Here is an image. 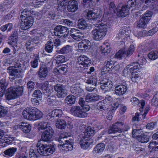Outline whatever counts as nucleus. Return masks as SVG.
Here are the masks:
<instances>
[{
	"label": "nucleus",
	"instance_id": "32",
	"mask_svg": "<svg viewBox=\"0 0 158 158\" xmlns=\"http://www.w3.org/2000/svg\"><path fill=\"white\" fill-rule=\"evenodd\" d=\"M17 149L16 148L12 147L9 148L4 152L6 156L11 157L13 156L17 151Z\"/></svg>",
	"mask_w": 158,
	"mask_h": 158
},
{
	"label": "nucleus",
	"instance_id": "45",
	"mask_svg": "<svg viewBox=\"0 0 158 158\" xmlns=\"http://www.w3.org/2000/svg\"><path fill=\"white\" fill-rule=\"evenodd\" d=\"M72 47L69 45H67L63 47L60 50V52L62 54H68L72 52Z\"/></svg>",
	"mask_w": 158,
	"mask_h": 158
},
{
	"label": "nucleus",
	"instance_id": "25",
	"mask_svg": "<svg viewBox=\"0 0 158 158\" xmlns=\"http://www.w3.org/2000/svg\"><path fill=\"white\" fill-rule=\"evenodd\" d=\"M17 126L18 128H19L23 132L26 133H29L31 131V126L27 123H22Z\"/></svg>",
	"mask_w": 158,
	"mask_h": 158
},
{
	"label": "nucleus",
	"instance_id": "53",
	"mask_svg": "<svg viewBox=\"0 0 158 158\" xmlns=\"http://www.w3.org/2000/svg\"><path fill=\"white\" fill-rule=\"evenodd\" d=\"M41 89H42L44 93L49 92V90L48 89L49 83L48 81H45L41 84Z\"/></svg>",
	"mask_w": 158,
	"mask_h": 158
},
{
	"label": "nucleus",
	"instance_id": "55",
	"mask_svg": "<svg viewBox=\"0 0 158 158\" xmlns=\"http://www.w3.org/2000/svg\"><path fill=\"white\" fill-rule=\"evenodd\" d=\"M151 105L153 106H158V92L155 94L152 98Z\"/></svg>",
	"mask_w": 158,
	"mask_h": 158
},
{
	"label": "nucleus",
	"instance_id": "18",
	"mask_svg": "<svg viewBox=\"0 0 158 158\" xmlns=\"http://www.w3.org/2000/svg\"><path fill=\"white\" fill-rule=\"evenodd\" d=\"M129 8L127 6H123L120 9L117 10V15L119 17H125L128 15Z\"/></svg>",
	"mask_w": 158,
	"mask_h": 158
},
{
	"label": "nucleus",
	"instance_id": "51",
	"mask_svg": "<svg viewBox=\"0 0 158 158\" xmlns=\"http://www.w3.org/2000/svg\"><path fill=\"white\" fill-rule=\"evenodd\" d=\"M135 50V47L133 45H131L127 50H125V54L126 56H131Z\"/></svg>",
	"mask_w": 158,
	"mask_h": 158
},
{
	"label": "nucleus",
	"instance_id": "56",
	"mask_svg": "<svg viewBox=\"0 0 158 158\" xmlns=\"http://www.w3.org/2000/svg\"><path fill=\"white\" fill-rule=\"evenodd\" d=\"M141 133H143V132L141 129H133L132 134L134 137L136 138L137 139Z\"/></svg>",
	"mask_w": 158,
	"mask_h": 158
},
{
	"label": "nucleus",
	"instance_id": "64",
	"mask_svg": "<svg viewBox=\"0 0 158 158\" xmlns=\"http://www.w3.org/2000/svg\"><path fill=\"white\" fill-rule=\"evenodd\" d=\"M136 5L135 0H129L127 2V6L129 8L130 7H135Z\"/></svg>",
	"mask_w": 158,
	"mask_h": 158
},
{
	"label": "nucleus",
	"instance_id": "4",
	"mask_svg": "<svg viewBox=\"0 0 158 158\" xmlns=\"http://www.w3.org/2000/svg\"><path fill=\"white\" fill-rule=\"evenodd\" d=\"M7 70L9 75L13 77L12 78L13 80L23 77V70L19 62L17 63L14 66L9 67Z\"/></svg>",
	"mask_w": 158,
	"mask_h": 158
},
{
	"label": "nucleus",
	"instance_id": "62",
	"mask_svg": "<svg viewBox=\"0 0 158 158\" xmlns=\"http://www.w3.org/2000/svg\"><path fill=\"white\" fill-rule=\"evenodd\" d=\"M156 126V122H151L148 123L146 125V128L149 130H152L155 128Z\"/></svg>",
	"mask_w": 158,
	"mask_h": 158
},
{
	"label": "nucleus",
	"instance_id": "33",
	"mask_svg": "<svg viewBox=\"0 0 158 158\" xmlns=\"http://www.w3.org/2000/svg\"><path fill=\"white\" fill-rule=\"evenodd\" d=\"M95 131L90 127H88L85 129L84 133L85 138H89L94 133Z\"/></svg>",
	"mask_w": 158,
	"mask_h": 158
},
{
	"label": "nucleus",
	"instance_id": "46",
	"mask_svg": "<svg viewBox=\"0 0 158 158\" xmlns=\"http://www.w3.org/2000/svg\"><path fill=\"white\" fill-rule=\"evenodd\" d=\"M52 117H61L62 114V110L60 109H56L53 110L51 112Z\"/></svg>",
	"mask_w": 158,
	"mask_h": 158
},
{
	"label": "nucleus",
	"instance_id": "60",
	"mask_svg": "<svg viewBox=\"0 0 158 158\" xmlns=\"http://www.w3.org/2000/svg\"><path fill=\"white\" fill-rule=\"evenodd\" d=\"M38 153L36 150H34L33 148H30L29 151V156L30 158H37Z\"/></svg>",
	"mask_w": 158,
	"mask_h": 158
},
{
	"label": "nucleus",
	"instance_id": "38",
	"mask_svg": "<svg viewBox=\"0 0 158 158\" xmlns=\"http://www.w3.org/2000/svg\"><path fill=\"white\" fill-rule=\"evenodd\" d=\"M80 144L81 148L84 149H87L91 144V142L87 139H81Z\"/></svg>",
	"mask_w": 158,
	"mask_h": 158
},
{
	"label": "nucleus",
	"instance_id": "24",
	"mask_svg": "<svg viewBox=\"0 0 158 158\" xmlns=\"http://www.w3.org/2000/svg\"><path fill=\"white\" fill-rule=\"evenodd\" d=\"M105 144L103 143L97 144L94 148L93 152L94 154H101L104 151Z\"/></svg>",
	"mask_w": 158,
	"mask_h": 158
},
{
	"label": "nucleus",
	"instance_id": "22",
	"mask_svg": "<svg viewBox=\"0 0 158 158\" xmlns=\"http://www.w3.org/2000/svg\"><path fill=\"white\" fill-rule=\"evenodd\" d=\"M70 91L73 94L75 97H78L81 96L83 93V90L78 86H73L71 88Z\"/></svg>",
	"mask_w": 158,
	"mask_h": 158
},
{
	"label": "nucleus",
	"instance_id": "11",
	"mask_svg": "<svg viewBox=\"0 0 158 158\" xmlns=\"http://www.w3.org/2000/svg\"><path fill=\"white\" fill-rule=\"evenodd\" d=\"M54 89L57 92V95L59 98H63L67 94V91L63 85H55Z\"/></svg>",
	"mask_w": 158,
	"mask_h": 158
},
{
	"label": "nucleus",
	"instance_id": "35",
	"mask_svg": "<svg viewBox=\"0 0 158 158\" xmlns=\"http://www.w3.org/2000/svg\"><path fill=\"white\" fill-rule=\"evenodd\" d=\"M49 123L47 122L43 121L38 124V127L39 130L44 129L46 130L48 129L49 127H51Z\"/></svg>",
	"mask_w": 158,
	"mask_h": 158
},
{
	"label": "nucleus",
	"instance_id": "12",
	"mask_svg": "<svg viewBox=\"0 0 158 158\" xmlns=\"http://www.w3.org/2000/svg\"><path fill=\"white\" fill-rule=\"evenodd\" d=\"M85 82L89 85L86 87L87 91L91 92L95 89L97 83V80L96 79L94 78L93 77L85 79Z\"/></svg>",
	"mask_w": 158,
	"mask_h": 158
},
{
	"label": "nucleus",
	"instance_id": "31",
	"mask_svg": "<svg viewBox=\"0 0 158 158\" xmlns=\"http://www.w3.org/2000/svg\"><path fill=\"white\" fill-rule=\"evenodd\" d=\"M128 65L132 73H137L138 71L139 70V67H141L140 64L137 62L131 63Z\"/></svg>",
	"mask_w": 158,
	"mask_h": 158
},
{
	"label": "nucleus",
	"instance_id": "28",
	"mask_svg": "<svg viewBox=\"0 0 158 158\" xmlns=\"http://www.w3.org/2000/svg\"><path fill=\"white\" fill-rule=\"evenodd\" d=\"M90 42L88 40L82 41L78 44V47L80 50H85L88 48V46H90Z\"/></svg>",
	"mask_w": 158,
	"mask_h": 158
},
{
	"label": "nucleus",
	"instance_id": "59",
	"mask_svg": "<svg viewBox=\"0 0 158 158\" xmlns=\"http://www.w3.org/2000/svg\"><path fill=\"white\" fill-rule=\"evenodd\" d=\"M32 95L34 98H39L40 99H41L42 98V94L40 90L39 89L35 90Z\"/></svg>",
	"mask_w": 158,
	"mask_h": 158
},
{
	"label": "nucleus",
	"instance_id": "36",
	"mask_svg": "<svg viewBox=\"0 0 158 158\" xmlns=\"http://www.w3.org/2000/svg\"><path fill=\"white\" fill-rule=\"evenodd\" d=\"M138 140L142 143H146L149 140V136L141 133L140 136L137 137Z\"/></svg>",
	"mask_w": 158,
	"mask_h": 158
},
{
	"label": "nucleus",
	"instance_id": "39",
	"mask_svg": "<svg viewBox=\"0 0 158 158\" xmlns=\"http://www.w3.org/2000/svg\"><path fill=\"white\" fill-rule=\"evenodd\" d=\"M46 148V156L52 154L55 151V146L50 144H47Z\"/></svg>",
	"mask_w": 158,
	"mask_h": 158
},
{
	"label": "nucleus",
	"instance_id": "52",
	"mask_svg": "<svg viewBox=\"0 0 158 158\" xmlns=\"http://www.w3.org/2000/svg\"><path fill=\"white\" fill-rule=\"evenodd\" d=\"M148 23L143 18H141L137 23V27L139 28H144L146 27Z\"/></svg>",
	"mask_w": 158,
	"mask_h": 158
},
{
	"label": "nucleus",
	"instance_id": "41",
	"mask_svg": "<svg viewBox=\"0 0 158 158\" xmlns=\"http://www.w3.org/2000/svg\"><path fill=\"white\" fill-rule=\"evenodd\" d=\"M148 56L151 60H155L158 58V50L151 51L148 53Z\"/></svg>",
	"mask_w": 158,
	"mask_h": 158
},
{
	"label": "nucleus",
	"instance_id": "15",
	"mask_svg": "<svg viewBox=\"0 0 158 158\" xmlns=\"http://www.w3.org/2000/svg\"><path fill=\"white\" fill-rule=\"evenodd\" d=\"M67 10L69 12H74L76 11L78 9L77 2L75 0H70L68 3Z\"/></svg>",
	"mask_w": 158,
	"mask_h": 158
},
{
	"label": "nucleus",
	"instance_id": "42",
	"mask_svg": "<svg viewBox=\"0 0 158 158\" xmlns=\"http://www.w3.org/2000/svg\"><path fill=\"white\" fill-rule=\"evenodd\" d=\"M48 97L47 99V102L48 104L51 106L55 105L56 102V98L55 96L52 95L50 96L48 94L47 95Z\"/></svg>",
	"mask_w": 158,
	"mask_h": 158
},
{
	"label": "nucleus",
	"instance_id": "49",
	"mask_svg": "<svg viewBox=\"0 0 158 158\" xmlns=\"http://www.w3.org/2000/svg\"><path fill=\"white\" fill-rule=\"evenodd\" d=\"M68 67L67 65L64 64L62 65L59 66L57 71L58 72L62 74H64L67 72L68 70Z\"/></svg>",
	"mask_w": 158,
	"mask_h": 158
},
{
	"label": "nucleus",
	"instance_id": "27",
	"mask_svg": "<svg viewBox=\"0 0 158 158\" xmlns=\"http://www.w3.org/2000/svg\"><path fill=\"white\" fill-rule=\"evenodd\" d=\"M7 85L5 79L2 78L0 80V96L2 97L4 95Z\"/></svg>",
	"mask_w": 158,
	"mask_h": 158
},
{
	"label": "nucleus",
	"instance_id": "29",
	"mask_svg": "<svg viewBox=\"0 0 158 158\" xmlns=\"http://www.w3.org/2000/svg\"><path fill=\"white\" fill-rule=\"evenodd\" d=\"M67 126L66 121L62 119L58 120L56 123V128L60 129H64Z\"/></svg>",
	"mask_w": 158,
	"mask_h": 158
},
{
	"label": "nucleus",
	"instance_id": "17",
	"mask_svg": "<svg viewBox=\"0 0 158 158\" xmlns=\"http://www.w3.org/2000/svg\"><path fill=\"white\" fill-rule=\"evenodd\" d=\"M110 104V102L107 98H106L98 102L97 105V108L98 110L102 111L107 109Z\"/></svg>",
	"mask_w": 158,
	"mask_h": 158
},
{
	"label": "nucleus",
	"instance_id": "3",
	"mask_svg": "<svg viewBox=\"0 0 158 158\" xmlns=\"http://www.w3.org/2000/svg\"><path fill=\"white\" fill-rule=\"evenodd\" d=\"M23 117L29 120H35L42 117V113L36 108L32 107L27 108L23 112Z\"/></svg>",
	"mask_w": 158,
	"mask_h": 158
},
{
	"label": "nucleus",
	"instance_id": "5",
	"mask_svg": "<svg viewBox=\"0 0 158 158\" xmlns=\"http://www.w3.org/2000/svg\"><path fill=\"white\" fill-rule=\"evenodd\" d=\"M23 86L10 87L8 89L7 93L8 98L9 99H14L21 96L23 92Z\"/></svg>",
	"mask_w": 158,
	"mask_h": 158
},
{
	"label": "nucleus",
	"instance_id": "50",
	"mask_svg": "<svg viewBox=\"0 0 158 158\" xmlns=\"http://www.w3.org/2000/svg\"><path fill=\"white\" fill-rule=\"evenodd\" d=\"M84 35L81 32H78L76 34L71 35V37L75 40L78 41L81 40L83 37Z\"/></svg>",
	"mask_w": 158,
	"mask_h": 158
},
{
	"label": "nucleus",
	"instance_id": "23",
	"mask_svg": "<svg viewBox=\"0 0 158 158\" xmlns=\"http://www.w3.org/2000/svg\"><path fill=\"white\" fill-rule=\"evenodd\" d=\"M126 27H122L119 30L118 33L116 35V38L119 39H124L128 35L129 33L126 31Z\"/></svg>",
	"mask_w": 158,
	"mask_h": 158
},
{
	"label": "nucleus",
	"instance_id": "8",
	"mask_svg": "<svg viewBox=\"0 0 158 158\" xmlns=\"http://www.w3.org/2000/svg\"><path fill=\"white\" fill-rule=\"evenodd\" d=\"M99 13H98L96 10H89L87 13L86 18L91 20L93 25H94V22L96 23L101 22V19L99 18Z\"/></svg>",
	"mask_w": 158,
	"mask_h": 158
},
{
	"label": "nucleus",
	"instance_id": "1",
	"mask_svg": "<svg viewBox=\"0 0 158 158\" xmlns=\"http://www.w3.org/2000/svg\"><path fill=\"white\" fill-rule=\"evenodd\" d=\"M33 13L32 11L27 9H24L21 12L20 18L21 20L20 26L22 29L26 30L32 26L34 22Z\"/></svg>",
	"mask_w": 158,
	"mask_h": 158
},
{
	"label": "nucleus",
	"instance_id": "6",
	"mask_svg": "<svg viewBox=\"0 0 158 158\" xmlns=\"http://www.w3.org/2000/svg\"><path fill=\"white\" fill-rule=\"evenodd\" d=\"M64 138H60L58 139V141L64 143V141L65 143L63 144L58 145V147L60 152L63 153H65L69 151H71L73 149V145L72 144V140L70 139L69 140H65Z\"/></svg>",
	"mask_w": 158,
	"mask_h": 158
},
{
	"label": "nucleus",
	"instance_id": "58",
	"mask_svg": "<svg viewBox=\"0 0 158 158\" xmlns=\"http://www.w3.org/2000/svg\"><path fill=\"white\" fill-rule=\"evenodd\" d=\"M125 56V50L123 49H122L118 51L115 55V58L119 59H121L123 57Z\"/></svg>",
	"mask_w": 158,
	"mask_h": 158
},
{
	"label": "nucleus",
	"instance_id": "19",
	"mask_svg": "<svg viewBox=\"0 0 158 158\" xmlns=\"http://www.w3.org/2000/svg\"><path fill=\"white\" fill-rule=\"evenodd\" d=\"M127 86L124 85H120L116 86L115 92L116 94L121 95L125 93L127 90Z\"/></svg>",
	"mask_w": 158,
	"mask_h": 158
},
{
	"label": "nucleus",
	"instance_id": "20",
	"mask_svg": "<svg viewBox=\"0 0 158 158\" xmlns=\"http://www.w3.org/2000/svg\"><path fill=\"white\" fill-rule=\"evenodd\" d=\"M99 98L98 95L95 94H89L86 95L85 100L87 102H94L98 100Z\"/></svg>",
	"mask_w": 158,
	"mask_h": 158
},
{
	"label": "nucleus",
	"instance_id": "2",
	"mask_svg": "<svg viewBox=\"0 0 158 158\" xmlns=\"http://www.w3.org/2000/svg\"><path fill=\"white\" fill-rule=\"evenodd\" d=\"M94 25L96 27L92 31L93 39L95 40H102L106 34L107 26L106 24L101 22L96 23L94 22Z\"/></svg>",
	"mask_w": 158,
	"mask_h": 158
},
{
	"label": "nucleus",
	"instance_id": "14",
	"mask_svg": "<svg viewBox=\"0 0 158 158\" xmlns=\"http://www.w3.org/2000/svg\"><path fill=\"white\" fill-rule=\"evenodd\" d=\"M53 131L52 127L46 129L42 133L41 139L44 141H48L51 140L52 136Z\"/></svg>",
	"mask_w": 158,
	"mask_h": 158
},
{
	"label": "nucleus",
	"instance_id": "16",
	"mask_svg": "<svg viewBox=\"0 0 158 158\" xmlns=\"http://www.w3.org/2000/svg\"><path fill=\"white\" fill-rule=\"evenodd\" d=\"M100 83L101 88L102 89H105V91L110 90L112 88V82L108 79H102Z\"/></svg>",
	"mask_w": 158,
	"mask_h": 158
},
{
	"label": "nucleus",
	"instance_id": "47",
	"mask_svg": "<svg viewBox=\"0 0 158 158\" xmlns=\"http://www.w3.org/2000/svg\"><path fill=\"white\" fill-rule=\"evenodd\" d=\"M77 26L79 29L84 30L87 27V24L85 20L80 19L78 21Z\"/></svg>",
	"mask_w": 158,
	"mask_h": 158
},
{
	"label": "nucleus",
	"instance_id": "30",
	"mask_svg": "<svg viewBox=\"0 0 158 158\" xmlns=\"http://www.w3.org/2000/svg\"><path fill=\"white\" fill-rule=\"evenodd\" d=\"M130 101L134 105H138L139 106L143 108L145 105V102L144 100H142L139 102V100L136 97H134L131 99Z\"/></svg>",
	"mask_w": 158,
	"mask_h": 158
},
{
	"label": "nucleus",
	"instance_id": "63",
	"mask_svg": "<svg viewBox=\"0 0 158 158\" xmlns=\"http://www.w3.org/2000/svg\"><path fill=\"white\" fill-rule=\"evenodd\" d=\"M158 31V28L155 27L148 32L146 31L147 36H151L153 35Z\"/></svg>",
	"mask_w": 158,
	"mask_h": 158
},
{
	"label": "nucleus",
	"instance_id": "43",
	"mask_svg": "<svg viewBox=\"0 0 158 158\" xmlns=\"http://www.w3.org/2000/svg\"><path fill=\"white\" fill-rule=\"evenodd\" d=\"M53 48V44H52V42L49 40L45 44V50L48 53L52 52Z\"/></svg>",
	"mask_w": 158,
	"mask_h": 158
},
{
	"label": "nucleus",
	"instance_id": "10",
	"mask_svg": "<svg viewBox=\"0 0 158 158\" xmlns=\"http://www.w3.org/2000/svg\"><path fill=\"white\" fill-rule=\"evenodd\" d=\"M124 125L123 123L121 122H117L110 127L108 130V134L122 132L121 127Z\"/></svg>",
	"mask_w": 158,
	"mask_h": 158
},
{
	"label": "nucleus",
	"instance_id": "13",
	"mask_svg": "<svg viewBox=\"0 0 158 158\" xmlns=\"http://www.w3.org/2000/svg\"><path fill=\"white\" fill-rule=\"evenodd\" d=\"M77 60V64L81 65L84 67L88 66L91 63L90 59L84 55L80 56Z\"/></svg>",
	"mask_w": 158,
	"mask_h": 158
},
{
	"label": "nucleus",
	"instance_id": "57",
	"mask_svg": "<svg viewBox=\"0 0 158 158\" xmlns=\"http://www.w3.org/2000/svg\"><path fill=\"white\" fill-rule=\"evenodd\" d=\"M56 63L59 64L64 62L66 60L64 57L63 55H59L55 58Z\"/></svg>",
	"mask_w": 158,
	"mask_h": 158
},
{
	"label": "nucleus",
	"instance_id": "9",
	"mask_svg": "<svg viewBox=\"0 0 158 158\" xmlns=\"http://www.w3.org/2000/svg\"><path fill=\"white\" fill-rule=\"evenodd\" d=\"M70 111L73 115L79 118H85L87 115V113L84 111L79 106H74L72 107Z\"/></svg>",
	"mask_w": 158,
	"mask_h": 158
},
{
	"label": "nucleus",
	"instance_id": "54",
	"mask_svg": "<svg viewBox=\"0 0 158 158\" xmlns=\"http://www.w3.org/2000/svg\"><path fill=\"white\" fill-rule=\"evenodd\" d=\"M131 79L133 82H136L140 79V76L138 74V73H132Z\"/></svg>",
	"mask_w": 158,
	"mask_h": 158
},
{
	"label": "nucleus",
	"instance_id": "40",
	"mask_svg": "<svg viewBox=\"0 0 158 158\" xmlns=\"http://www.w3.org/2000/svg\"><path fill=\"white\" fill-rule=\"evenodd\" d=\"M148 148L151 151H158V143L156 141L151 142Z\"/></svg>",
	"mask_w": 158,
	"mask_h": 158
},
{
	"label": "nucleus",
	"instance_id": "44",
	"mask_svg": "<svg viewBox=\"0 0 158 158\" xmlns=\"http://www.w3.org/2000/svg\"><path fill=\"white\" fill-rule=\"evenodd\" d=\"M46 144H42L37 149V152L41 155L46 156Z\"/></svg>",
	"mask_w": 158,
	"mask_h": 158
},
{
	"label": "nucleus",
	"instance_id": "48",
	"mask_svg": "<svg viewBox=\"0 0 158 158\" xmlns=\"http://www.w3.org/2000/svg\"><path fill=\"white\" fill-rule=\"evenodd\" d=\"M13 28V25L11 23H9L2 26L0 27V30L2 31H5L7 30V32L10 31Z\"/></svg>",
	"mask_w": 158,
	"mask_h": 158
},
{
	"label": "nucleus",
	"instance_id": "34",
	"mask_svg": "<svg viewBox=\"0 0 158 158\" xmlns=\"http://www.w3.org/2000/svg\"><path fill=\"white\" fill-rule=\"evenodd\" d=\"M9 40H10L9 42V44L13 45V48L15 49V47H17V37L15 35L13 34L9 38Z\"/></svg>",
	"mask_w": 158,
	"mask_h": 158
},
{
	"label": "nucleus",
	"instance_id": "61",
	"mask_svg": "<svg viewBox=\"0 0 158 158\" xmlns=\"http://www.w3.org/2000/svg\"><path fill=\"white\" fill-rule=\"evenodd\" d=\"M110 46L105 44H103L100 47L101 51L103 53H108L109 52L110 50H109V49H110Z\"/></svg>",
	"mask_w": 158,
	"mask_h": 158
},
{
	"label": "nucleus",
	"instance_id": "21",
	"mask_svg": "<svg viewBox=\"0 0 158 158\" xmlns=\"http://www.w3.org/2000/svg\"><path fill=\"white\" fill-rule=\"evenodd\" d=\"M48 72V69L45 65L41 66L38 72L39 76L40 78H45L47 76Z\"/></svg>",
	"mask_w": 158,
	"mask_h": 158
},
{
	"label": "nucleus",
	"instance_id": "26",
	"mask_svg": "<svg viewBox=\"0 0 158 158\" xmlns=\"http://www.w3.org/2000/svg\"><path fill=\"white\" fill-rule=\"evenodd\" d=\"M114 64V62L111 59H109L106 61L104 63L103 70L104 71L111 70Z\"/></svg>",
	"mask_w": 158,
	"mask_h": 158
},
{
	"label": "nucleus",
	"instance_id": "37",
	"mask_svg": "<svg viewBox=\"0 0 158 158\" xmlns=\"http://www.w3.org/2000/svg\"><path fill=\"white\" fill-rule=\"evenodd\" d=\"M76 101V98L74 95H69L65 99V103L68 105L73 104Z\"/></svg>",
	"mask_w": 158,
	"mask_h": 158
},
{
	"label": "nucleus",
	"instance_id": "7",
	"mask_svg": "<svg viewBox=\"0 0 158 158\" xmlns=\"http://www.w3.org/2000/svg\"><path fill=\"white\" fill-rule=\"evenodd\" d=\"M54 30L55 35L62 39L67 37L69 33L68 29L67 27L61 25L56 27Z\"/></svg>",
	"mask_w": 158,
	"mask_h": 158
}]
</instances>
